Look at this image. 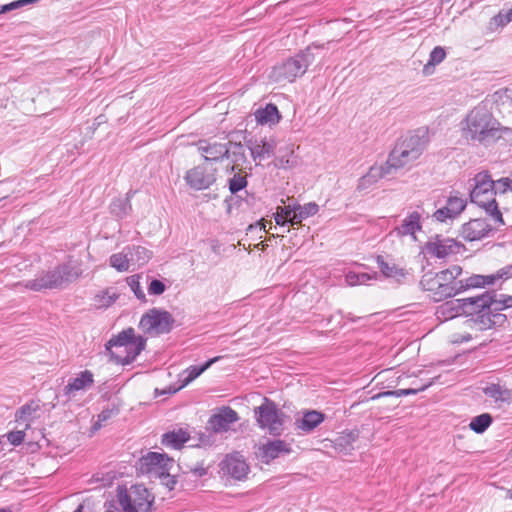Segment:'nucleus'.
Listing matches in <instances>:
<instances>
[{"instance_id": "56", "label": "nucleus", "mask_w": 512, "mask_h": 512, "mask_svg": "<svg viewBox=\"0 0 512 512\" xmlns=\"http://www.w3.org/2000/svg\"><path fill=\"white\" fill-rule=\"evenodd\" d=\"M497 276L502 280H507L512 277V264L502 267L497 271Z\"/></svg>"}, {"instance_id": "29", "label": "nucleus", "mask_w": 512, "mask_h": 512, "mask_svg": "<svg viewBox=\"0 0 512 512\" xmlns=\"http://www.w3.org/2000/svg\"><path fill=\"white\" fill-rule=\"evenodd\" d=\"M483 393L496 403H508L512 399V391L499 383H490L483 388Z\"/></svg>"}, {"instance_id": "57", "label": "nucleus", "mask_w": 512, "mask_h": 512, "mask_svg": "<svg viewBox=\"0 0 512 512\" xmlns=\"http://www.w3.org/2000/svg\"><path fill=\"white\" fill-rule=\"evenodd\" d=\"M491 23L497 27H504L509 22L507 21V19L504 16V11H500L497 15H495L492 18Z\"/></svg>"}, {"instance_id": "6", "label": "nucleus", "mask_w": 512, "mask_h": 512, "mask_svg": "<svg viewBox=\"0 0 512 512\" xmlns=\"http://www.w3.org/2000/svg\"><path fill=\"white\" fill-rule=\"evenodd\" d=\"M145 345L146 339L142 336L136 337L134 329L128 328L112 337L105 347L117 363L130 364L144 350Z\"/></svg>"}, {"instance_id": "63", "label": "nucleus", "mask_w": 512, "mask_h": 512, "mask_svg": "<svg viewBox=\"0 0 512 512\" xmlns=\"http://www.w3.org/2000/svg\"><path fill=\"white\" fill-rule=\"evenodd\" d=\"M240 165H236L234 163H232L231 166L227 167L226 171L229 172V173H235L236 169L239 167Z\"/></svg>"}, {"instance_id": "62", "label": "nucleus", "mask_w": 512, "mask_h": 512, "mask_svg": "<svg viewBox=\"0 0 512 512\" xmlns=\"http://www.w3.org/2000/svg\"><path fill=\"white\" fill-rule=\"evenodd\" d=\"M504 16L507 19V21L510 23L512 21V8L504 11Z\"/></svg>"}, {"instance_id": "50", "label": "nucleus", "mask_w": 512, "mask_h": 512, "mask_svg": "<svg viewBox=\"0 0 512 512\" xmlns=\"http://www.w3.org/2000/svg\"><path fill=\"white\" fill-rule=\"evenodd\" d=\"M118 413L115 409H104L99 415L97 421L93 424L92 429L94 431L99 430L103 423L108 421L111 417Z\"/></svg>"}, {"instance_id": "9", "label": "nucleus", "mask_w": 512, "mask_h": 512, "mask_svg": "<svg viewBox=\"0 0 512 512\" xmlns=\"http://www.w3.org/2000/svg\"><path fill=\"white\" fill-rule=\"evenodd\" d=\"M175 323L172 314L166 310L152 308L142 315L139 327L150 336L168 334Z\"/></svg>"}, {"instance_id": "42", "label": "nucleus", "mask_w": 512, "mask_h": 512, "mask_svg": "<svg viewBox=\"0 0 512 512\" xmlns=\"http://www.w3.org/2000/svg\"><path fill=\"white\" fill-rule=\"evenodd\" d=\"M293 214H295V206L294 205L278 207L277 212L274 217L276 224L285 226L286 223L289 222L291 225H295L296 223L292 221Z\"/></svg>"}, {"instance_id": "60", "label": "nucleus", "mask_w": 512, "mask_h": 512, "mask_svg": "<svg viewBox=\"0 0 512 512\" xmlns=\"http://www.w3.org/2000/svg\"><path fill=\"white\" fill-rule=\"evenodd\" d=\"M485 286L493 285L497 280H499L497 276V272L491 275H483Z\"/></svg>"}, {"instance_id": "22", "label": "nucleus", "mask_w": 512, "mask_h": 512, "mask_svg": "<svg viewBox=\"0 0 512 512\" xmlns=\"http://www.w3.org/2000/svg\"><path fill=\"white\" fill-rule=\"evenodd\" d=\"M457 242L453 239H439L426 243V251L428 254L437 258H445L457 252Z\"/></svg>"}, {"instance_id": "47", "label": "nucleus", "mask_w": 512, "mask_h": 512, "mask_svg": "<svg viewBox=\"0 0 512 512\" xmlns=\"http://www.w3.org/2000/svg\"><path fill=\"white\" fill-rule=\"evenodd\" d=\"M446 57V52L443 47L436 46L430 53L429 61L424 67V71L428 69L429 66H435L440 64Z\"/></svg>"}, {"instance_id": "21", "label": "nucleus", "mask_w": 512, "mask_h": 512, "mask_svg": "<svg viewBox=\"0 0 512 512\" xmlns=\"http://www.w3.org/2000/svg\"><path fill=\"white\" fill-rule=\"evenodd\" d=\"M421 229V214L413 211L402 220V223L393 230V233H396L398 237L411 236L416 240L415 233L421 231Z\"/></svg>"}, {"instance_id": "18", "label": "nucleus", "mask_w": 512, "mask_h": 512, "mask_svg": "<svg viewBox=\"0 0 512 512\" xmlns=\"http://www.w3.org/2000/svg\"><path fill=\"white\" fill-rule=\"evenodd\" d=\"M251 157L256 160H264L274 155L277 143L273 138L249 139L246 142Z\"/></svg>"}, {"instance_id": "3", "label": "nucleus", "mask_w": 512, "mask_h": 512, "mask_svg": "<svg viewBox=\"0 0 512 512\" xmlns=\"http://www.w3.org/2000/svg\"><path fill=\"white\" fill-rule=\"evenodd\" d=\"M81 274L82 269L80 265L69 260L52 270L41 273L34 279L18 283L17 285H22L24 288L32 291L59 289L79 278Z\"/></svg>"}, {"instance_id": "7", "label": "nucleus", "mask_w": 512, "mask_h": 512, "mask_svg": "<svg viewBox=\"0 0 512 512\" xmlns=\"http://www.w3.org/2000/svg\"><path fill=\"white\" fill-rule=\"evenodd\" d=\"M324 45H311L301 51L294 57H290L282 63L273 67L270 78L276 82H293L297 77H301L307 71L308 67L314 62L315 55L313 48H323Z\"/></svg>"}, {"instance_id": "12", "label": "nucleus", "mask_w": 512, "mask_h": 512, "mask_svg": "<svg viewBox=\"0 0 512 512\" xmlns=\"http://www.w3.org/2000/svg\"><path fill=\"white\" fill-rule=\"evenodd\" d=\"M435 273L439 283H441V290L438 293V297H436V301H442L459 294V281L455 280L462 273L460 266L453 265L450 268Z\"/></svg>"}, {"instance_id": "5", "label": "nucleus", "mask_w": 512, "mask_h": 512, "mask_svg": "<svg viewBox=\"0 0 512 512\" xmlns=\"http://www.w3.org/2000/svg\"><path fill=\"white\" fill-rule=\"evenodd\" d=\"M473 187L470 192L472 203L483 208L499 225L504 224L502 213L499 210L498 203L495 200L494 180L487 171L477 173L473 179Z\"/></svg>"}, {"instance_id": "16", "label": "nucleus", "mask_w": 512, "mask_h": 512, "mask_svg": "<svg viewBox=\"0 0 512 512\" xmlns=\"http://www.w3.org/2000/svg\"><path fill=\"white\" fill-rule=\"evenodd\" d=\"M467 201L456 195H451L446 201V205L437 209L433 217L439 222H446L457 218L465 209Z\"/></svg>"}, {"instance_id": "15", "label": "nucleus", "mask_w": 512, "mask_h": 512, "mask_svg": "<svg viewBox=\"0 0 512 512\" xmlns=\"http://www.w3.org/2000/svg\"><path fill=\"white\" fill-rule=\"evenodd\" d=\"M196 146L205 161L218 162L224 158H229V149H227V144L225 143L200 140Z\"/></svg>"}, {"instance_id": "38", "label": "nucleus", "mask_w": 512, "mask_h": 512, "mask_svg": "<svg viewBox=\"0 0 512 512\" xmlns=\"http://www.w3.org/2000/svg\"><path fill=\"white\" fill-rule=\"evenodd\" d=\"M376 262L382 274L388 278L399 279L405 276L404 270L395 264H390L384 260L382 256H377Z\"/></svg>"}, {"instance_id": "43", "label": "nucleus", "mask_w": 512, "mask_h": 512, "mask_svg": "<svg viewBox=\"0 0 512 512\" xmlns=\"http://www.w3.org/2000/svg\"><path fill=\"white\" fill-rule=\"evenodd\" d=\"M248 184L246 175L240 172L234 173L233 177L228 181V188L231 194H236L246 188Z\"/></svg>"}, {"instance_id": "23", "label": "nucleus", "mask_w": 512, "mask_h": 512, "mask_svg": "<svg viewBox=\"0 0 512 512\" xmlns=\"http://www.w3.org/2000/svg\"><path fill=\"white\" fill-rule=\"evenodd\" d=\"M93 383V373L89 370H84L69 380L68 384L64 387V394L71 398L76 392L90 388Z\"/></svg>"}, {"instance_id": "20", "label": "nucleus", "mask_w": 512, "mask_h": 512, "mask_svg": "<svg viewBox=\"0 0 512 512\" xmlns=\"http://www.w3.org/2000/svg\"><path fill=\"white\" fill-rule=\"evenodd\" d=\"M491 226L485 219H473L462 226L461 235L466 241H477L486 237Z\"/></svg>"}, {"instance_id": "49", "label": "nucleus", "mask_w": 512, "mask_h": 512, "mask_svg": "<svg viewBox=\"0 0 512 512\" xmlns=\"http://www.w3.org/2000/svg\"><path fill=\"white\" fill-rule=\"evenodd\" d=\"M37 1L38 0H16L5 5H0V14H4L12 10L22 8L26 5L35 3Z\"/></svg>"}, {"instance_id": "8", "label": "nucleus", "mask_w": 512, "mask_h": 512, "mask_svg": "<svg viewBox=\"0 0 512 512\" xmlns=\"http://www.w3.org/2000/svg\"><path fill=\"white\" fill-rule=\"evenodd\" d=\"M154 499V495L142 484L117 488V501L123 512H152Z\"/></svg>"}, {"instance_id": "25", "label": "nucleus", "mask_w": 512, "mask_h": 512, "mask_svg": "<svg viewBox=\"0 0 512 512\" xmlns=\"http://www.w3.org/2000/svg\"><path fill=\"white\" fill-rule=\"evenodd\" d=\"M359 438V431L358 430H349V431H343L339 434V436L333 441V447L334 449L343 455L350 454L355 446V442Z\"/></svg>"}, {"instance_id": "24", "label": "nucleus", "mask_w": 512, "mask_h": 512, "mask_svg": "<svg viewBox=\"0 0 512 512\" xmlns=\"http://www.w3.org/2000/svg\"><path fill=\"white\" fill-rule=\"evenodd\" d=\"M325 418V414L320 411L308 410L303 413L301 419H297L295 421V426L298 430L304 433H310L318 427Z\"/></svg>"}, {"instance_id": "44", "label": "nucleus", "mask_w": 512, "mask_h": 512, "mask_svg": "<svg viewBox=\"0 0 512 512\" xmlns=\"http://www.w3.org/2000/svg\"><path fill=\"white\" fill-rule=\"evenodd\" d=\"M373 278H375V276L368 273L348 272L345 275V281L349 286L365 285Z\"/></svg>"}, {"instance_id": "36", "label": "nucleus", "mask_w": 512, "mask_h": 512, "mask_svg": "<svg viewBox=\"0 0 512 512\" xmlns=\"http://www.w3.org/2000/svg\"><path fill=\"white\" fill-rule=\"evenodd\" d=\"M420 285L423 290L432 292L433 299L436 301V297H438V293L441 290V283H439L436 273L432 271L426 272L421 278Z\"/></svg>"}, {"instance_id": "40", "label": "nucleus", "mask_w": 512, "mask_h": 512, "mask_svg": "<svg viewBox=\"0 0 512 512\" xmlns=\"http://www.w3.org/2000/svg\"><path fill=\"white\" fill-rule=\"evenodd\" d=\"M226 144L227 149H229V158H231L232 163L236 165H243L247 160L243 145L240 142L231 141Z\"/></svg>"}, {"instance_id": "10", "label": "nucleus", "mask_w": 512, "mask_h": 512, "mask_svg": "<svg viewBox=\"0 0 512 512\" xmlns=\"http://www.w3.org/2000/svg\"><path fill=\"white\" fill-rule=\"evenodd\" d=\"M255 416L260 428L267 430L273 436L282 434L285 414L273 401L265 398L264 402L255 409Z\"/></svg>"}, {"instance_id": "26", "label": "nucleus", "mask_w": 512, "mask_h": 512, "mask_svg": "<svg viewBox=\"0 0 512 512\" xmlns=\"http://www.w3.org/2000/svg\"><path fill=\"white\" fill-rule=\"evenodd\" d=\"M392 168H388L387 162L385 165L372 166L369 171L359 179L358 189L365 190L378 182L386 174H389Z\"/></svg>"}, {"instance_id": "14", "label": "nucleus", "mask_w": 512, "mask_h": 512, "mask_svg": "<svg viewBox=\"0 0 512 512\" xmlns=\"http://www.w3.org/2000/svg\"><path fill=\"white\" fill-rule=\"evenodd\" d=\"M292 452L291 445L284 440H270L259 448L258 457L262 463L269 464L271 461L288 455Z\"/></svg>"}, {"instance_id": "59", "label": "nucleus", "mask_w": 512, "mask_h": 512, "mask_svg": "<svg viewBox=\"0 0 512 512\" xmlns=\"http://www.w3.org/2000/svg\"><path fill=\"white\" fill-rule=\"evenodd\" d=\"M275 165L277 167L283 168V169H286V168L292 166V164L290 163V160L288 158H285V157H278L276 159Z\"/></svg>"}, {"instance_id": "2", "label": "nucleus", "mask_w": 512, "mask_h": 512, "mask_svg": "<svg viewBox=\"0 0 512 512\" xmlns=\"http://www.w3.org/2000/svg\"><path fill=\"white\" fill-rule=\"evenodd\" d=\"M461 303L462 314L471 316V320L479 330L501 326L507 320L506 315L495 313L494 291H486L479 296L463 298Z\"/></svg>"}, {"instance_id": "11", "label": "nucleus", "mask_w": 512, "mask_h": 512, "mask_svg": "<svg viewBox=\"0 0 512 512\" xmlns=\"http://www.w3.org/2000/svg\"><path fill=\"white\" fill-rule=\"evenodd\" d=\"M174 460L164 453L148 452L137 463V470L149 477L159 478L165 471H170Z\"/></svg>"}, {"instance_id": "34", "label": "nucleus", "mask_w": 512, "mask_h": 512, "mask_svg": "<svg viewBox=\"0 0 512 512\" xmlns=\"http://www.w3.org/2000/svg\"><path fill=\"white\" fill-rule=\"evenodd\" d=\"M110 213L118 219L127 217L132 211L130 193L125 198H116L110 204Z\"/></svg>"}, {"instance_id": "64", "label": "nucleus", "mask_w": 512, "mask_h": 512, "mask_svg": "<svg viewBox=\"0 0 512 512\" xmlns=\"http://www.w3.org/2000/svg\"><path fill=\"white\" fill-rule=\"evenodd\" d=\"M0 512H11L8 508H0Z\"/></svg>"}, {"instance_id": "1", "label": "nucleus", "mask_w": 512, "mask_h": 512, "mask_svg": "<svg viewBox=\"0 0 512 512\" xmlns=\"http://www.w3.org/2000/svg\"><path fill=\"white\" fill-rule=\"evenodd\" d=\"M462 136L488 146L501 138L500 123L485 107H475L462 122Z\"/></svg>"}, {"instance_id": "28", "label": "nucleus", "mask_w": 512, "mask_h": 512, "mask_svg": "<svg viewBox=\"0 0 512 512\" xmlns=\"http://www.w3.org/2000/svg\"><path fill=\"white\" fill-rule=\"evenodd\" d=\"M190 439V434L187 430L179 428L166 432L162 435L161 443L173 449H180Z\"/></svg>"}, {"instance_id": "46", "label": "nucleus", "mask_w": 512, "mask_h": 512, "mask_svg": "<svg viewBox=\"0 0 512 512\" xmlns=\"http://www.w3.org/2000/svg\"><path fill=\"white\" fill-rule=\"evenodd\" d=\"M512 308V296L500 294L497 295L494 292V310L495 313H500V311Z\"/></svg>"}, {"instance_id": "35", "label": "nucleus", "mask_w": 512, "mask_h": 512, "mask_svg": "<svg viewBox=\"0 0 512 512\" xmlns=\"http://www.w3.org/2000/svg\"><path fill=\"white\" fill-rule=\"evenodd\" d=\"M118 299V294L112 289L100 291L93 298V305L97 309L108 308Z\"/></svg>"}, {"instance_id": "51", "label": "nucleus", "mask_w": 512, "mask_h": 512, "mask_svg": "<svg viewBox=\"0 0 512 512\" xmlns=\"http://www.w3.org/2000/svg\"><path fill=\"white\" fill-rule=\"evenodd\" d=\"M495 195L497 193L504 194L507 191H512V179L508 177L500 178L494 181Z\"/></svg>"}, {"instance_id": "32", "label": "nucleus", "mask_w": 512, "mask_h": 512, "mask_svg": "<svg viewBox=\"0 0 512 512\" xmlns=\"http://www.w3.org/2000/svg\"><path fill=\"white\" fill-rule=\"evenodd\" d=\"M255 118L260 124L275 125L279 122L281 115L274 104H267L264 108L255 112Z\"/></svg>"}, {"instance_id": "54", "label": "nucleus", "mask_w": 512, "mask_h": 512, "mask_svg": "<svg viewBox=\"0 0 512 512\" xmlns=\"http://www.w3.org/2000/svg\"><path fill=\"white\" fill-rule=\"evenodd\" d=\"M159 479L161 480V483L169 490H173L177 483L175 476H172L170 471H165L163 475L159 477Z\"/></svg>"}, {"instance_id": "37", "label": "nucleus", "mask_w": 512, "mask_h": 512, "mask_svg": "<svg viewBox=\"0 0 512 512\" xmlns=\"http://www.w3.org/2000/svg\"><path fill=\"white\" fill-rule=\"evenodd\" d=\"M294 206L295 214L292 215V221L296 224H300L304 219L315 215L319 210V206L314 202H310L304 206L299 204H295Z\"/></svg>"}, {"instance_id": "33", "label": "nucleus", "mask_w": 512, "mask_h": 512, "mask_svg": "<svg viewBox=\"0 0 512 512\" xmlns=\"http://www.w3.org/2000/svg\"><path fill=\"white\" fill-rule=\"evenodd\" d=\"M127 252L129 254L128 258L130 260L131 266H143L146 264L151 256L152 253L148 249L142 246H127Z\"/></svg>"}, {"instance_id": "45", "label": "nucleus", "mask_w": 512, "mask_h": 512, "mask_svg": "<svg viewBox=\"0 0 512 512\" xmlns=\"http://www.w3.org/2000/svg\"><path fill=\"white\" fill-rule=\"evenodd\" d=\"M485 287L483 275H472L465 280L459 281V293L470 288Z\"/></svg>"}, {"instance_id": "52", "label": "nucleus", "mask_w": 512, "mask_h": 512, "mask_svg": "<svg viewBox=\"0 0 512 512\" xmlns=\"http://www.w3.org/2000/svg\"><path fill=\"white\" fill-rule=\"evenodd\" d=\"M7 439L13 446H19L25 439V429L9 432L7 434Z\"/></svg>"}, {"instance_id": "13", "label": "nucleus", "mask_w": 512, "mask_h": 512, "mask_svg": "<svg viewBox=\"0 0 512 512\" xmlns=\"http://www.w3.org/2000/svg\"><path fill=\"white\" fill-rule=\"evenodd\" d=\"M224 475L234 480L242 481L247 478L249 466L245 460L238 454L228 455L220 464Z\"/></svg>"}, {"instance_id": "39", "label": "nucleus", "mask_w": 512, "mask_h": 512, "mask_svg": "<svg viewBox=\"0 0 512 512\" xmlns=\"http://www.w3.org/2000/svg\"><path fill=\"white\" fill-rule=\"evenodd\" d=\"M128 256L129 254L126 247L122 252L112 254L109 259L111 267L115 268L119 272L128 271L131 267Z\"/></svg>"}, {"instance_id": "19", "label": "nucleus", "mask_w": 512, "mask_h": 512, "mask_svg": "<svg viewBox=\"0 0 512 512\" xmlns=\"http://www.w3.org/2000/svg\"><path fill=\"white\" fill-rule=\"evenodd\" d=\"M237 412L231 407L222 408L217 414L209 418L208 424L210 428L216 432H226L230 425L238 421Z\"/></svg>"}, {"instance_id": "17", "label": "nucleus", "mask_w": 512, "mask_h": 512, "mask_svg": "<svg viewBox=\"0 0 512 512\" xmlns=\"http://www.w3.org/2000/svg\"><path fill=\"white\" fill-rule=\"evenodd\" d=\"M186 183L195 190H204L215 183L216 177L208 173L202 166H196L186 172L184 177Z\"/></svg>"}, {"instance_id": "58", "label": "nucleus", "mask_w": 512, "mask_h": 512, "mask_svg": "<svg viewBox=\"0 0 512 512\" xmlns=\"http://www.w3.org/2000/svg\"><path fill=\"white\" fill-rule=\"evenodd\" d=\"M192 473L196 477H202L207 473V470L203 465H196L194 467H189L188 471H185L184 473Z\"/></svg>"}, {"instance_id": "41", "label": "nucleus", "mask_w": 512, "mask_h": 512, "mask_svg": "<svg viewBox=\"0 0 512 512\" xmlns=\"http://www.w3.org/2000/svg\"><path fill=\"white\" fill-rule=\"evenodd\" d=\"M492 421V416L489 413H483L474 417L471 420L469 427L475 433L481 434L488 429V427L492 424Z\"/></svg>"}, {"instance_id": "27", "label": "nucleus", "mask_w": 512, "mask_h": 512, "mask_svg": "<svg viewBox=\"0 0 512 512\" xmlns=\"http://www.w3.org/2000/svg\"><path fill=\"white\" fill-rule=\"evenodd\" d=\"M40 410V405L38 401L31 400L30 402L21 406L15 412V421L16 422H24L25 430L31 428L32 422L37 418V412Z\"/></svg>"}, {"instance_id": "48", "label": "nucleus", "mask_w": 512, "mask_h": 512, "mask_svg": "<svg viewBox=\"0 0 512 512\" xmlns=\"http://www.w3.org/2000/svg\"><path fill=\"white\" fill-rule=\"evenodd\" d=\"M127 283L130 286L131 290L134 292L135 296L141 300L146 301V295L144 291L141 288L139 276L138 275H132L127 278Z\"/></svg>"}, {"instance_id": "31", "label": "nucleus", "mask_w": 512, "mask_h": 512, "mask_svg": "<svg viewBox=\"0 0 512 512\" xmlns=\"http://www.w3.org/2000/svg\"><path fill=\"white\" fill-rule=\"evenodd\" d=\"M218 359H219V357H214V358L208 360L205 364H203L201 366L193 365V366H190L187 369H185L182 372V374L180 375V381H181L180 388L187 386L190 382H192L194 379H196L198 376H200L204 371H206L213 363L218 361Z\"/></svg>"}, {"instance_id": "30", "label": "nucleus", "mask_w": 512, "mask_h": 512, "mask_svg": "<svg viewBox=\"0 0 512 512\" xmlns=\"http://www.w3.org/2000/svg\"><path fill=\"white\" fill-rule=\"evenodd\" d=\"M462 313L461 299H455L447 301L437 307L436 315L437 318L446 321L453 319L454 317Z\"/></svg>"}, {"instance_id": "61", "label": "nucleus", "mask_w": 512, "mask_h": 512, "mask_svg": "<svg viewBox=\"0 0 512 512\" xmlns=\"http://www.w3.org/2000/svg\"><path fill=\"white\" fill-rule=\"evenodd\" d=\"M386 396H395L394 390L393 391L381 392V393L376 395V398L386 397Z\"/></svg>"}, {"instance_id": "4", "label": "nucleus", "mask_w": 512, "mask_h": 512, "mask_svg": "<svg viewBox=\"0 0 512 512\" xmlns=\"http://www.w3.org/2000/svg\"><path fill=\"white\" fill-rule=\"evenodd\" d=\"M427 142L420 131L401 137L388 156V168L400 169L412 164L423 154Z\"/></svg>"}, {"instance_id": "53", "label": "nucleus", "mask_w": 512, "mask_h": 512, "mask_svg": "<svg viewBox=\"0 0 512 512\" xmlns=\"http://www.w3.org/2000/svg\"><path fill=\"white\" fill-rule=\"evenodd\" d=\"M165 289V284L162 281L153 279L148 286V293L150 295H161Z\"/></svg>"}, {"instance_id": "55", "label": "nucleus", "mask_w": 512, "mask_h": 512, "mask_svg": "<svg viewBox=\"0 0 512 512\" xmlns=\"http://www.w3.org/2000/svg\"><path fill=\"white\" fill-rule=\"evenodd\" d=\"M427 386H423L419 389H412V388H409V389H398V390H394V393H395V397H402V396H408V395H415L417 394L419 391H423Z\"/></svg>"}]
</instances>
